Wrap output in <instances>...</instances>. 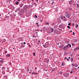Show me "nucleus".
Masks as SVG:
<instances>
[{"label":"nucleus","instance_id":"1","mask_svg":"<svg viewBox=\"0 0 79 79\" xmlns=\"http://www.w3.org/2000/svg\"><path fill=\"white\" fill-rule=\"evenodd\" d=\"M69 48V47L68 45H66L65 46H64V48H63V49H64V51L68 50V49Z\"/></svg>","mask_w":79,"mask_h":79},{"label":"nucleus","instance_id":"2","mask_svg":"<svg viewBox=\"0 0 79 79\" xmlns=\"http://www.w3.org/2000/svg\"><path fill=\"white\" fill-rule=\"evenodd\" d=\"M48 43L46 42L44 45H43V46L44 47H45V48H47V47H48Z\"/></svg>","mask_w":79,"mask_h":79},{"label":"nucleus","instance_id":"3","mask_svg":"<svg viewBox=\"0 0 79 79\" xmlns=\"http://www.w3.org/2000/svg\"><path fill=\"white\" fill-rule=\"evenodd\" d=\"M70 15V14H67L66 15H65V16L67 18H69Z\"/></svg>","mask_w":79,"mask_h":79},{"label":"nucleus","instance_id":"4","mask_svg":"<svg viewBox=\"0 0 79 79\" xmlns=\"http://www.w3.org/2000/svg\"><path fill=\"white\" fill-rule=\"evenodd\" d=\"M64 76L65 77H69V73H66L64 75Z\"/></svg>","mask_w":79,"mask_h":79},{"label":"nucleus","instance_id":"5","mask_svg":"<svg viewBox=\"0 0 79 79\" xmlns=\"http://www.w3.org/2000/svg\"><path fill=\"white\" fill-rule=\"evenodd\" d=\"M57 31L56 30H55L54 31V34H57Z\"/></svg>","mask_w":79,"mask_h":79},{"label":"nucleus","instance_id":"6","mask_svg":"<svg viewBox=\"0 0 79 79\" xmlns=\"http://www.w3.org/2000/svg\"><path fill=\"white\" fill-rule=\"evenodd\" d=\"M64 47V45H60L59 47V48H63V47Z\"/></svg>","mask_w":79,"mask_h":79},{"label":"nucleus","instance_id":"7","mask_svg":"<svg viewBox=\"0 0 79 79\" xmlns=\"http://www.w3.org/2000/svg\"><path fill=\"white\" fill-rule=\"evenodd\" d=\"M60 18L61 19H64V18L66 19V17L64 16H61L60 17Z\"/></svg>","mask_w":79,"mask_h":79},{"label":"nucleus","instance_id":"8","mask_svg":"<svg viewBox=\"0 0 79 79\" xmlns=\"http://www.w3.org/2000/svg\"><path fill=\"white\" fill-rule=\"evenodd\" d=\"M56 69H57L56 68L53 69H52V71H53V72L55 71H56Z\"/></svg>","mask_w":79,"mask_h":79},{"label":"nucleus","instance_id":"9","mask_svg":"<svg viewBox=\"0 0 79 79\" xmlns=\"http://www.w3.org/2000/svg\"><path fill=\"white\" fill-rule=\"evenodd\" d=\"M23 5H24L23 4H21L19 5L20 7L21 8H22V7L23 6Z\"/></svg>","mask_w":79,"mask_h":79},{"label":"nucleus","instance_id":"10","mask_svg":"<svg viewBox=\"0 0 79 79\" xmlns=\"http://www.w3.org/2000/svg\"><path fill=\"white\" fill-rule=\"evenodd\" d=\"M76 64H72V66H73L74 67L76 66Z\"/></svg>","mask_w":79,"mask_h":79},{"label":"nucleus","instance_id":"11","mask_svg":"<svg viewBox=\"0 0 79 79\" xmlns=\"http://www.w3.org/2000/svg\"><path fill=\"white\" fill-rule=\"evenodd\" d=\"M67 45H68L69 47H71V45L70 44H68Z\"/></svg>","mask_w":79,"mask_h":79},{"label":"nucleus","instance_id":"12","mask_svg":"<svg viewBox=\"0 0 79 79\" xmlns=\"http://www.w3.org/2000/svg\"><path fill=\"white\" fill-rule=\"evenodd\" d=\"M37 44H40V41L38 40Z\"/></svg>","mask_w":79,"mask_h":79},{"label":"nucleus","instance_id":"13","mask_svg":"<svg viewBox=\"0 0 79 79\" xmlns=\"http://www.w3.org/2000/svg\"><path fill=\"white\" fill-rule=\"evenodd\" d=\"M53 28H51V32H53Z\"/></svg>","mask_w":79,"mask_h":79},{"label":"nucleus","instance_id":"14","mask_svg":"<svg viewBox=\"0 0 79 79\" xmlns=\"http://www.w3.org/2000/svg\"><path fill=\"white\" fill-rule=\"evenodd\" d=\"M6 56H8L9 57H10V55H9V54H7L6 55Z\"/></svg>","mask_w":79,"mask_h":79},{"label":"nucleus","instance_id":"15","mask_svg":"<svg viewBox=\"0 0 79 79\" xmlns=\"http://www.w3.org/2000/svg\"><path fill=\"white\" fill-rule=\"evenodd\" d=\"M5 67H3L2 68V70H5Z\"/></svg>","mask_w":79,"mask_h":79},{"label":"nucleus","instance_id":"16","mask_svg":"<svg viewBox=\"0 0 79 79\" xmlns=\"http://www.w3.org/2000/svg\"><path fill=\"white\" fill-rule=\"evenodd\" d=\"M74 41L75 42H77V40L76 39H75L74 40Z\"/></svg>","mask_w":79,"mask_h":79},{"label":"nucleus","instance_id":"17","mask_svg":"<svg viewBox=\"0 0 79 79\" xmlns=\"http://www.w3.org/2000/svg\"><path fill=\"white\" fill-rule=\"evenodd\" d=\"M65 13H66V15L68 14H69V12L68 11H67V12H65Z\"/></svg>","mask_w":79,"mask_h":79},{"label":"nucleus","instance_id":"18","mask_svg":"<svg viewBox=\"0 0 79 79\" xmlns=\"http://www.w3.org/2000/svg\"><path fill=\"white\" fill-rule=\"evenodd\" d=\"M61 65L62 66H63L64 65V63H62V64H61Z\"/></svg>","mask_w":79,"mask_h":79},{"label":"nucleus","instance_id":"19","mask_svg":"<svg viewBox=\"0 0 79 79\" xmlns=\"http://www.w3.org/2000/svg\"><path fill=\"white\" fill-rule=\"evenodd\" d=\"M4 61L3 60H1V61H0V62H1V63H3V62H4Z\"/></svg>","mask_w":79,"mask_h":79},{"label":"nucleus","instance_id":"20","mask_svg":"<svg viewBox=\"0 0 79 79\" xmlns=\"http://www.w3.org/2000/svg\"><path fill=\"white\" fill-rule=\"evenodd\" d=\"M71 24L70 23H68V25H69V26H71Z\"/></svg>","mask_w":79,"mask_h":79},{"label":"nucleus","instance_id":"21","mask_svg":"<svg viewBox=\"0 0 79 79\" xmlns=\"http://www.w3.org/2000/svg\"><path fill=\"white\" fill-rule=\"evenodd\" d=\"M76 27V28H77V27H78V25H76L75 26Z\"/></svg>","mask_w":79,"mask_h":79},{"label":"nucleus","instance_id":"22","mask_svg":"<svg viewBox=\"0 0 79 79\" xmlns=\"http://www.w3.org/2000/svg\"><path fill=\"white\" fill-rule=\"evenodd\" d=\"M19 3V2H16L15 4H16V5H18Z\"/></svg>","mask_w":79,"mask_h":79},{"label":"nucleus","instance_id":"23","mask_svg":"<svg viewBox=\"0 0 79 79\" xmlns=\"http://www.w3.org/2000/svg\"><path fill=\"white\" fill-rule=\"evenodd\" d=\"M76 5H77V8H79V4H77Z\"/></svg>","mask_w":79,"mask_h":79},{"label":"nucleus","instance_id":"24","mask_svg":"<svg viewBox=\"0 0 79 79\" xmlns=\"http://www.w3.org/2000/svg\"><path fill=\"white\" fill-rule=\"evenodd\" d=\"M60 74H63V72L60 71Z\"/></svg>","mask_w":79,"mask_h":79},{"label":"nucleus","instance_id":"25","mask_svg":"<svg viewBox=\"0 0 79 79\" xmlns=\"http://www.w3.org/2000/svg\"><path fill=\"white\" fill-rule=\"evenodd\" d=\"M67 27H68V28H69V29H70V27L69 26H67Z\"/></svg>","mask_w":79,"mask_h":79},{"label":"nucleus","instance_id":"26","mask_svg":"<svg viewBox=\"0 0 79 79\" xmlns=\"http://www.w3.org/2000/svg\"><path fill=\"white\" fill-rule=\"evenodd\" d=\"M77 48H75L74 49V51H76V50H77Z\"/></svg>","mask_w":79,"mask_h":79},{"label":"nucleus","instance_id":"27","mask_svg":"<svg viewBox=\"0 0 79 79\" xmlns=\"http://www.w3.org/2000/svg\"><path fill=\"white\" fill-rule=\"evenodd\" d=\"M21 46L22 47H24V45H23V44Z\"/></svg>","mask_w":79,"mask_h":79},{"label":"nucleus","instance_id":"28","mask_svg":"<svg viewBox=\"0 0 79 79\" xmlns=\"http://www.w3.org/2000/svg\"><path fill=\"white\" fill-rule=\"evenodd\" d=\"M73 26H74V23H73L72 24Z\"/></svg>","mask_w":79,"mask_h":79},{"label":"nucleus","instance_id":"29","mask_svg":"<svg viewBox=\"0 0 79 79\" xmlns=\"http://www.w3.org/2000/svg\"><path fill=\"white\" fill-rule=\"evenodd\" d=\"M46 24H49L48 23H46ZM48 25H49V24H48Z\"/></svg>","mask_w":79,"mask_h":79},{"label":"nucleus","instance_id":"30","mask_svg":"<svg viewBox=\"0 0 79 79\" xmlns=\"http://www.w3.org/2000/svg\"><path fill=\"white\" fill-rule=\"evenodd\" d=\"M33 55H34V56H35V52H33Z\"/></svg>","mask_w":79,"mask_h":79},{"label":"nucleus","instance_id":"31","mask_svg":"<svg viewBox=\"0 0 79 79\" xmlns=\"http://www.w3.org/2000/svg\"><path fill=\"white\" fill-rule=\"evenodd\" d=\"M66 59H67V57H65L64 60H66Z\"/></svg>","mask_w":79,"mask_h":79},{"label":"nucleus","instance_id":"32","mask_svg":"<svg viewBox=\"0 0 79 79\" xmlns=\"http://www.w3.org/2000/svg\"><path fill=\"white\" fill-rule=\"evenodd\" d=\"M77 50H79V47H77Z\"/></svg>","mask_w":79,"mask_h":79},{"label":"nucleus","instance_id":"33","mask_svg":"<svg viewBox=\"0 0 79 79\" xmlns=\"http://www.w3.org/2000/svg\"><path fill=\"white\" fill-rule=\"evenodd\" d=\"M35 16L36 18H37V15H35Z\"/></svg>","mask_w":79,"mask_h":79},{"label":"nucleus","instance_id":"34","mask_svg":"<svg viewBox=\"0 0 79 79\" xmlns=\"http://www.w3.org/2000/svg\"><path fill=\"white\" fill-rule=\"evenodd\" d=\"M73 35H75V33L74 32H73Z\"/></svg>","mask_w":79,"mask_h":79},{"label":"nucleus","instance_id":"35","mask_svg":"<svg viewBox=\"0 0 79 79\" xmlns=\"http://www.w3.org/2000/svg\"><path fill=\"white\" fill-rule=\"evenodd\" d=\"M72 45H73V46H74V45H75V44H72Z\"/></svg>","mask_w":79,"mask_h":79},{"label":"nucleus","instance_id":"36","mask_svg":"<svg viewBox=\"0 0 79 79\" xmlns=\"http://www.w3.org/2000/svg\"><path fill=\"white\" fill-rule=\"evenodd\" d=\"M5 53H7V51H5Z\"/></svg>","mask_w":79,"mask_h":79},{"label":"nucleus","instance_id":"37","mask_svg":"<svg viewBox=\"0 0 79 79\" xmlns=\"http://www.w3.org/2000/svg\"><path fill=\"white\" fill-rule=\"evenodd\" d=\"M54 3V2L53 1L52 2V4H53V3Z\"/></svg>","mask_w":79,"mask_h":79},{"label":"nucleus","instance_id":"38","mask_svg":"<svg viewBox=\"0 0 79 79\" xmlns=\"http://www.w3.org/2000/svg\"><path fill=\"white\" fill-rule=\"evenodd\" d=\"M35 73L34 72H33V73H32V74H35Z\"/></svg>","mask_w":79,"mask_h":79},{"label":"nucleus","instance_id":"39","mask_svg":"<svg viewBox=\"0 0 79 79\" xmlns=\"http://www.w3.org/2000/svg\"><path fill=\"white\" fill-rule=\"evenodd\" d=\"M64 21H67V19H66L64 20Z\"/></svg>","mask_w":79,"mask_h":79},{"label":"nucleus","instance_id":"40","mask_svg":"<svg viewBox=\"0 0 79 79\" xmlns=\"http://www.w3.org/2000/svg\"><path fill=\"white\" fill-rule=\"evenodd\" d=\"M77 66H78L76 64V67H77Z\"/></svg>","mask_w":79,"mask_h":79},{"label":"nucleus","instance_id":"41","mask_svg":"<svg viewBox=\"0 0 79 79\" xmlns=\"http://www.w3.org/2000/svg\"><path fill=\"white\" fill-rule=\"evenodd\" d=\"M73 60V58H72L71 61Z\"/></svg>","mask_w":79,"mask_h":79},{"label":"nucleus","instance_id":"42","mask_svg":"<svg viewBox=\"0 0 79 79\" xmlns=\"http://www.w3.org/2000/svg\"><path fill=\"white\" fill-rule=\"evenodd\" d=\"M70 73H73V71H71L70 72Z\"/></svg>","mask_w":79,"mask_h":79},{"label":"nucleus","instance_id":"43","mask_svg":"<svg viewBox=\"0 0 79 79\" xmlns=\"http://www.w3.org/2000/svg\"><path fill=\"white\" fill-rule=\"evenodd\" d=\"M23 44H26V43L25 42H24Z\"/></svg>","mask_w":79,"mask_h":79},{"label":"nucleus","instance_id":"44","mask_svg":"<svg viewBox=\"0 0 79 79\" xmlns=\"http://www.w3.org/2000/svg\"><path fill=\"white\" fill-rule=\"evenodd\" d=\"M67 61H69V59H67Z\"/></svg>","mask_w":79,"mask_h":79},{"label":"nucleus","instance_id":"45","mask_svg":"<svg viewBox=\"0 0 79 79\" xmlns=\"http://www.w3.org/2000/svg\"><path fill=\"white\" fill-rule=\"evenodd\" d=\"M36 24L37 25H38V24H39V23H36Z\"/></svg>","mask_w":79,"mask_h":79},{"label":"nucleus","instance_id":"46","mask_svg":"<svg viewBox=\"0 0 79 79\" xmlns=\"http://www.w3.org/2000/svg\"><path fill=\"white\" fill-rule=\"evenodd\" d=\"M70 56H73V55H70Z\"/></svg>","mask_w":79,"mask_h":79},{"label":"nucleus","instance_id":"47","mask_svg":"<svg viewBox=\"0 0 79 79\" xmlns=\"http://www.w3.org/2000/svg\"><path fill=\"white\" fill-rule=\"evenodd\" d=\"M27 45H29V43H27Z\"/></svg>","mask_w":79,"mask_h":79},{"label":"nucleus","instance_id":"48","mask_svg":"<svg viewBox=\"0 0 79 79\" xmlns=\"http://www.w3.org/2000/svg\"><path fill=\"white\" fill-rule=\"evenodd\" d=\"M68 58H69V59H70V57H68Z\"/></svg>","mask_w":79,"mask_h":79},{"label":"nucleus","instance_id":"49","mask_svg":"<svg viewBox=\"0 0 79 79\" xmlns=\"http://www.w3.org/2000/svg\"><path fill=\"white\" fill-rule=\"evenodd\" d=\"M37 27H39V25H37Z\"/></svg>","mask_w":79,"mask_h":79},{"label":"nucleus","instance_id":"50","mask_svg":"<svg viewBox=\"0 0 79 79\" xmlns=\"http://www.w3.org/2000/svg\"><path fill=\"white\" fill-rule=\"evenodd\" d=\"M71 31L69 32H72V31H71V30H70Z\"/></svg>","mask_w":79,"mask_h":79},{"label":"nucleus","instance_id":"51","mask_svg":"<svg viewBox=\"0 0 79 79\" xmlns=\"http://www.w3.org/2000/svg\"><path fill=\"white\" fill-rule=\"evenodd\" d=\"M40 31H41V32H42V30H40Z\"/></svg>","mask_w":79,"mask_h":79},{"label":"nucleus","instance_id":"52","mask_svg":"<svg viewBox=\"0 0 79 79\" xmlns=\"http://www.w3.org/2000/svg\"><path fill=\"white\" fill-rule=\"evenodd\" d=\"M47 77H49V76H47Z\"/></svg>","mask_w":79,"mask_h":79},{"label":"nucleus","instance_id":"53","mask_svg":"<svg viewBox=\"0 0 79 79\" xmlns=\"http://www.w3.org/2000/svg\"><path fill=\"white\" fill-rule=\"evenodd\" d=\"M34 4L35 5V4H36V3H34Z\"/></svg>","mask_w":79,"mask_h":79},{"label":"nucleus","instance_id":"54","mask_svg":"<svg viewBox=\"0 0 79 79\" xmlns=\"http://www.w3.org/2000/svg\"><path fill=\"white\" fill-rule=\"evenodd\" d=\"M36 2H38V0H36Z\"/></svg>","mask_w":79,"mask_h":79},{"label":"nucleus","instance_id":"55","mask_svg":"<svg viewBox=\"0 0 79 79\" xmlns=\"http://www.w3.org/2000/svg\"><path fill=\"white\" fill-rule=\"evenodd\" d=\"M7 69H9V68H7Z\"/></svg>","mask_w":79,"mask_h":79},{"label":"nucleus","instance_id":"56","mask_svg":"<svg viewBox=\"0 0 79 79\" xmlns=\"http://www.w3.org/2000/svg\"><path fill=\"white\" fill-rule=\"evenodd\" d=\"M18 1H19H19H20V0H18Z\"/></svg>","mask_w":79,"mask_h":79},{"label":"nucleus","instance_id":"57","mask_svg":"<svg viewBox=\"0 0 79 79\" xmlns=\"http://www.w3.org/2000/svg\"><path fill=\"white\" fill-rule=\"evenodd\" d=\"M1 60H4V59H1Z\"/></svg>","mask_w":79,"mask_h":79},{"label":"nucleus","instance_id":"58","mask_svg":"<svg viewBox=\"0 0 79 79\" xmlns=\"http://www.w3.org/2000/svg\"><path fill=\"white\" fill-rule=\"evenodd\" d=\"M27 71H29V69H28L27 70Z\"/></svg>","mask_w":79,"mask_h":79},{"label":"nucleus","instance_id":"59","mask_svg":"<svg viewBox=\"0 0 79 79\" xmlns=\"http://www.w3.org/2000/svg\"><path fill=\"white\" fill-rule=\"evenodd\" d=\"M14 16H16V15H14Z\"/></svg>","mask_w":79,"mask_h":79},{"label":"nucleus","instance_id":"60","mask_svg":"<svg viewBox=\"0 0 79 79\" xmlns=\"http://www.w3.org/2000/svg\"><path fill=\"white\" fill-rule=\"evenodd\" d=\"M13 49H15V48H13Z\"/></svg>","mask_w":79,"mask_h":79},{"label":"nucleus","instance_id":"61","mask_svg":"<svg viewBox=\"0 0 79 79\" xmlns=\"http://www.w3.org/2000/svg\"><path fill=\"white\" fill-rule=\"evenodd\" d=\"M72 71H73V69H72Z\"/></svg>","mask_w":79,"mask_h":79},{"label":"nucleus","instance_id":"62","mask_svg":"<svg viewBox=\"0 0 79 79\" xmlns=\"http://www.w3.org/2000/svg\"><path fill=\"white\" fill-rule=\"evenodd\" d=\"M29 46H31V45H29Z\"/></svg>","mask_w":79,"mask_h":79},{"label":"nucleus","instance_id":"63","mask_svg":"<svg viewBox=\"0 0 79 79\" xmlns=\"http://www.w3.org/2000/svg\"><path fill=\"white\" fill-rule=\"evenodd\" d=\"M10 16H11V15H10Z\"/></svg>","mask_w":79,"mask_h":79},{"label":"nucleus","instance_id":"64","mask_svg":"<svg viewBox=\"0 0 79 79\" xmlns=\"http://www.w3.org/2000/svg\"><path fill=\"white\" fill-rule=\"evenodd\" d=\"M34 0H32V1H33Z\"/></svg>","mask_w":79,"mask_h":79}]
</instances>
